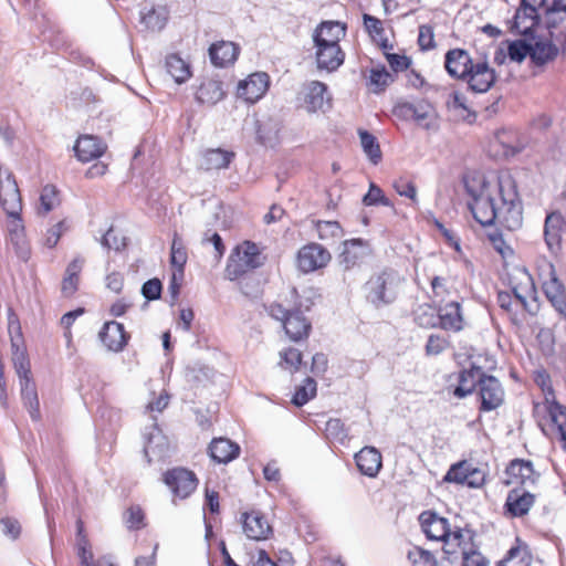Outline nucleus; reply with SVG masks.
I'll return each instance as SVG.
<instances>
[{"label": "nucleus", "mask_w": 566, "mask_h": 566, "mask_svg": "<svg viewBox=\"0 0 566 566\" xmlns=\"http://www.w3.org/2000/svg\"><path fill=\"white\" fill-rule=\"evenodd\" d=\"M497 254L501 258V269H497V275L502 283L512 291V294L499 292L497 305L511 323L517 329H522L531 315L525 294L532 290V277L512 248L505 244L497 245Z\"/></svg>", "instance_id": "obj_1"}, {"label": "nucleus", "mask_w": 566, "mask_h": 566, "mask_svg": "<svg viewBox=\"0 0 566 566\" xmlns=\"http://www.w3.org/2000/svg\"><path fill=\"white\" fill-rule=\"evenodd\" d=\"M478 384L481 399L480 410L495 409V380L492 376L485 377L480 367L472 366L470 369L449 375L446 391L448 395L461 399L471 394Z\"/></svg>", "instance_id": "obj_2"}, {"label": "nucleus", "mask_w": 566, "mask_h": 566, "mask_svg": "<svg viewBox=\"0 0 566 566\" xmlns=\"http://www.w3.org/2000/svg\"><path fill=\"white\" fill-rule=\"evenodd\" d=\"M422 532L429 541L442 542L444 557L448 554H457L460 543L464 544L469 530L459 526L452 527L448 518L432 511H424L419 516Z\"/></svg>", "instance_id": "obj_3"}, {"label": "nucleus", "mask_w": 566, "mask_h": 566, "mask_svg": "<svg viewBox=\"0 0 566 566\" xmlns=\"http://www.w3.org/2000/svg\"><path fill=\"white\" fill-rule=\"evenodd\" d=\"M403 282L399 272L391 268L374 273L364 284L365 300L376 308L388 306L398 298Z\"/></svg>", "instance_id": "obj_4"}, {"label": "nucleus", "mask_w": 566, "mask_h": 566, "mask_svg": "<svg viewBox=\"0 0 566 566\" xmlns=\"http://www.w3.org/2000/svg\"><path fill=\"white\" fill-rule=\"evenodd\" d=\"M265 261L264 248L251 240H244L231 250L224 276L230 281L243 279L263 266Z\"/></svg>", "instance_id": "obj_5"}, {"label": "nucleus", "mask_w": 566, "mask_h": 566, "mask_svg": "<svg viewBox=\"0 0 566 566\" xmlns=\"http://www.w3.org/2000/svg\"><path fill=\"white\" fill-rule=\"evenodd\" d=\"M266 312L273 319L281 323L291 342L301 344L308 339L312 333V323L301 308H287L279 302H273L266 306Z\"/></svg>", "instance_id": "obj_6"}, {"label": "nucleus", "mask_w": 566, "mask_h": 566, "mask_svg": "<svg viewBox=\"0 0 566 566\" xmlns=\"http://www.w3.org/2000/svg\"><path fill=\"white\" fill-rule=\"evenodd\" d=\"M392 115L403 122H413L426 130H438L439 115L433 104L427 98L400 101L392 107Z\"/></svg>", "instance_id": "obj_7"}, {"label": "nucleus", "mask_w": 566, "mask_h": 566, "mask_svg": "<svg viewBox=\"0 0 566 566\" xmlns=\"http://www.w3.org/2000/svg\"><path fill=\"white\" fill-rule=\"evenodd\" d=\"M500 203H497V222L507 230H515L522 226V202L517 186L510 177L499 181Z\"/></svg>", "instance_id": "obj_8"}, {"label": "nucleus", "mask_w": 566, "mask_h": 566, "mask_svg": "<svg viewBox=\"0 0 566 566\" xmlns=\"http://www.w3.org/2000/svg\"><path fill=\"white\" fill-rule=\"evenodd\" d=\"M161 481L170 490L172 502L190 497L199 485L196 472L185 467H174L163 473Z\"/></svg>", "instance_id": "obj_9"}, {"label": "nucleus", "mask_w": 566, "mask_h": 566, "mask_svg": "<svg viewBox=\"0 0 566 566\" xmlns=\"http://www.w3.org/2000/svg\"><path fill=\"white\" fill-rule=\"evenodd\" d=\"M239 523L242 533L247 538L255 542L271 539L274 535V528L265 512L258 507H248L240 512Z\"/></svg>", "instance_id": "obj_10"}, {"label": "nucleus", "mask_w": 566, "mask_h": 566, "mask_svg": "<svg viewBox=\"0 0 566 566\" xmlns=\"http://www.w3.org/2000/svg\"><path fill=\"white\" fill-rule=\"evenodd\" d=\"M331 261V252L316 242H310L301 247L295 259L297 269L306 274L326 268Z\"/></svg>", "instance_id": "obj_11"}, {"label": "nucleus", "mask_w": 566, "mask_h": 566, "mask_svg": "<svg viewBox=\"0 0 566 566\" xmlns=\"http://www.w3.org/2000/svg\"><path fill=\"white\" fill-rule=\"evenodd\" d=\"M0 203L7 214L22 211V198L13 174L0 168Z\"/></svg>", "instance_id": "obj_12"}, {"label": "nucleus", "mask_w": 566, "mask_h": 566, "mask_svg": "<svg viewBox=\"0 0 566 566\" xmlns=\"http://www.w3.org/2000/svg\"><path fill=\"white\" fill-rule=\"evenodd\" d=\"M538 474L530 460L514 459L504 471L503 483L515 489L534 485Z\"/></svg>", "instance_id": "obj_13"}, {"label": "nucleus", "mask_w": 566, "mask_h": 566, "mask_svg": "<svg viewBox=\"0 0 566 566\" xmlns=\"http://www.w3.org/2000/svg\"><path fill=\"white\" fill-rule=\"evenodd\" d=\"M270 86V76L265 72H254L240 81L237 86V96L249 104L261 99Z\"/></svg>", "instance_id": "obj_14"}, {"label": "nucleus", "mask_w": 566, "mask_h": 566, "mask_svg": "<svg viewBox=\"0 0 566 566\" xmlns=\"http://www.w3.org/2000/svg\"><path fill=\"white\" fill-rule=\"evenodd\" d=\"M521 3L543 15L548 29L555 28L566 15V0H522Z\"/></svg>", "instance_id": "obj_15"}, {"label": "nucleus", "mask_w": 566, "mask_h": 566, "mask_svg": "<svg viewBox=\"0 0 566 566\" xmlns=\"http://www.w3.org/2000/svg\"><path fill=\"white\" fill-rule=\"evenodd\" d=\"M347 29L348 27L346 22L324 20L314 29V45L323 46L324 42L326 45H337L346 36Z\"/></svg>", "instance_id": "obj_16"}, {"label": "nucleus", "mask_w": 566, "mask_h": 566, "mask_svg": "<svg viewBox=\"0 0 566 566\" xmlns=\"http://www.w3.org/2000/svg\"><path fill=\"white\" fill-rule=\"evenodd\" d=\"M363 25L373 41L381 51H392L394 44L390 41V35L392 36V29L390 27H386L385 21L368 14H363Z\"/></svg>", "instance_id": "obj_17"}, {"label": "nucleus", "mask_w": 566, "mask_h": 566, "mask_svg": "<svg viewBox=\"0 0 566 566\" xmlns=\"http://www.w3.org/2000/svg\"><path fill=\"white\" fill-rule=\"evenodd\" d=\"M240 45L232 41L220 40L211 43L208 55L214 67L224 69L233 65L239 55Z\"/></svg>", "instance_id": "obj_18"}, {"label": "nucleus", "mask_w": 566, "mask_h": 566, "mask_svg": "<svg viewBox=\"0 0 566 566\" xmlns=\"http://www.w3.org/2000/svg\"><path fill=\"white\" fill-rule=\"evenodd\" d=\"M8 216V237L13 245L17 255L27 261L30 258L31 249L25 234V228L21 212Z\"/></svg>", "instance_id": "obj_19"}, {"label": "nucleus", "mask_w": 566, "mask_h": 566, "mask_svg": "<svg viewBox=\"0 0 566 566\" xmlns=\"http://www.w3.org/2000/svg\"><path fill=\"white\" fill-rule=\"evenodd\" d=\"M98 336L103 345L114 353L123 352L130 339V334L126 332L124 325L116 321L104 323Z\"/></svg>", "instance_id": "obj_20"}, {"label": "nucleus", "mask_w": 566, "mask_h": 566, "mask_svg": "<svg viewBox=\"0 0 566 566\" xmlns=\"http://www.w3.org/2000/svg\"><path fill=\"white\" fill-rule=\"evenodd\" d=\"M327 86L319 81L305 84L300 93V99L310 113L323 111L324 106H331V98L326 95Z\"/></svg>", "instance_id": "obj_21"}, {"label": "nucleus", "mask_w": 566, "mask_h": 566, "mask_svg": "<svg viewBox=\"0 0 566 566\" xmlns=\"http://www.w3.org/2000/svg\"><path fill=\"white\" fill-rule=\"evenodd\" d=\"M207 453L214 463L228 464L239 458L241 448L229 438L219 437L210 441Z\"/></svg>", "instance_id": "obj_22"}, {"label": "nucleus", "mask_w": 566, "mask_h": 566, "mask_svg": "<svg viewBox=\"0 0 566 566\" xmlns=\"http://www.w3.org/2000/svg\"><path fill=\"white\" fill-rule=\"evenodd\" d=\"M226 96L223 82L217 77H203L195 92L196 101L206 106H213Z\"/></svg>", "instance_id": "obj_23"}, {"label": "nucleus", "mask_w": 566, "mask_h": 566, "mask_svg": "<svg viewBox=\"0 0 566 566\" xmlns=\"http://www.w3.org/2000/svg\"><path fill=\"white\" fill-rule=\"evenodd\" d=\"M548 277L542 282L543 292L559 315L566 321L565 287L555 276L552 264L548 265Z\"/></svg>", "instance_id": "obj_24"}, {"label": "nucleus", "mask_w": 566, "mask_h": 566, "mask_svg": "<svg viewBox=\"0 0 566 566\" xmlns=\"http://www.w3.org/2000/svg\"><path fill=\"white\" fill-rule=\"evenodd\" d=\"M464 544L460 543L457 554H448L446 558L450 563L461 560V566H488L489 560L479 552L473 543V535L469 531L464 537Z\"/></svg>", "instance_id": "obj_25"}, {"label": "nucleus", "mask_w": 566, "mask_h": 566, "mask_svg": "<svg viewBox=\"0 0 566 566\" xmlns=\"http://www.w3.org/2000/svg\"><path fill=\"white\" fill-rule=\"evenodd\" d=\"M369 253L367 241L356 238L344 242L343 252L339 255V264L348 271L359 265Z\"/></svg>", "instance_id": "obj_26"}, {"label": "nucleus", "mask_w": 566, "mask_h": 566, "mask_svg": "<svg viewBox=\"0 0 566 566\" xmlns=\"http://www.w3.org/2000/svg\"><path fill=\"white\" fill-rule=\"evenodd\" d=\"M438 312V328L452 333H458L463 329L464 318L461 312V304L458 301H450L444 305L439 304Z\"/></svg>", "instance_id": "obj_27"}, {"label": "nucleus", "mask_w": 566, "mask_h": 566, "mask_svg": "<svg viewBox=\"0 0 566 566\" xmlns=\"http://www.w3.org/2000/svg\"><path fill=\"white\" fill-rule=\"evenodd\" d=\"M106 144L94 135H81L74 145L76 158L82 163H88L99 158L106 151Z\"/></svg>", "instance_id": "obj_28"}, {"label": "nucleus", "mask_w": 566, "mask_h": 566, "mask_svg": "<svg viewBox=\"0 0 566 566\" xmlns=\"http://www.w3.org/2000/svg\"><path fill=\"white\" fill-rule=\"evenodd\" d=\"M473 64L470 54L463 49H452L446 53L444 67L451 77H467Z\"/></svg>", "instance_id": "obj_29"}, {"label": "nucleus", "mask_w": 566, "mask_h": 566, "mask_svg": "<svg viewBox=\"0 0 566 566\" xmlns=\"http://www.w3.org/2000/svg\"><path fill=\"white\" fill-rule=\"evenodd\" d=\"M469 87L476 93L486 92L495 81L494 71L489 67L486 62H476L470 69L467 77H463Z\"/></svg>", "instance_id": "obj_30"}, {"label": "nucleus", "mask_w": 566, "mask_h": 566, "mask_svg": "<svg viewBox=\"0 0 566 566\" xmlns=\"http://www.w3.org/2000/svg\"><path fill=\"white\" fill-rule=\"evenodd\" d=\"M358 471L376 478L382 468V455L375 447H364L354 457Z\"/></svg>", "instance_id": "obj_31"}, {"label": "nucleus", "mask_w": 566, "mask_h": 566, "mask_svg": "<svg viewBox=\"0 0 566 566\" xmlns=\"http://www.w3.org/2000/svg\"><path fill=\"white\" fill-rule=\"evenodd\" d=\"M566 230V221L560 212L553 211L545 218L544 237L548 248L558 250L562 244L563 233Z\"/></svg>", "instance_id": "obj_32"}, {"label": "nucleus", "mask_w": 566, "mask_h": 566, "mask_svg": "<svg viewBox=\"0 0 566 566\" xmlns=\"http://www.w3.org/2000/svg\"><path fill=\"white\" fill-rule=\"evenodd\" d=\"M444 480L459 484H467L469 486H475L483 480V476L481 471L473 468L471 463L468 461H461L450 468Z\"/></svg>", "instance_id": "obj_33"}, {"label": "nucleus", "mask_w": 566, "mask_h": 566, "mask_svg": "<svg viewBox=\"0 0 566 566\" xmlns=\"http://www.w3.org/2000/svg\"><path fill=\"white\" fill-rule=\"evenodd\" d=\"M469 209L474 220L482 227H491L495 221V205L490 195L472 199Z\"/></svg>", "instance_id": "obj_34"}, {"label": "nucleus", "mask_w": 566, "mask_h": 566, "mask_svg": "<svg viewBox=\"0 0 566 566\" xmlns=\"http://www.w3.org/2000/svg\"><path fill=\"white\" fill-rule=\"evenodd\" d=\"M315 57L317 67L328 72L336 71L345 61V52L342 50L340 44L315 46Z\"/></svg>", "instance_id": "obj_35"}, {"label": "nucleus", "mask_w": 566, "mask_h": 566, "mask_svg": "<svg viewBox=\"0 0 566 566\" xmlns=\"http://www.w3.org/2000/svg\"><path fill=\"white\" fill-rule=\"evenodd\" d=\"M534 502V494L530 492L521 493L518 489H513L507 494L504 507L511 517H522L528 513Z\"/></svg>", "instance_id": "obj_36"}, {"label": "nucleus", "mask_w": 566, "mask_h": 566, "mask_svg": "<svg viewBox=\"0 0 566 566\" xmlns=\"http://www.w3.org/2000/svg\"><path fill=\"white\" fill-rule=\"evenodd\" d=\"M84 265L82 256L74 258L66 266L61 282V294L65 298L73 297L78 291L81 273Z\"/></svg>", "instance_id": "obj_37"}, {"label": "nucleus", "mask_w": 566, "mask_h": 566, "mask_svg": "<svg viewBox=\"0 0 566 566\" xmlns=\"http://www.w3.org/2000/svg\"><path fill=\"white\" fill-rule=\"evenodd\" d=\"M541 19H544L543 15L537 13L535 9H530L521 3L513 17V20L510 22V29L517 34L526 35L532 32Z\"/></svg>", "instance_id": "obj_38"}, {"label": "nucleus", "mask_w": 566, "mask_h": 566, "mask_svg": "<svg viewBox=\"0 0 566 566\" xmlns=\"http://www.w3.org/2000/svg\"><path fill=\"white\" fill-rule=\"evenodd\" d=\"M235 154L222 148H209L201 154V168L206 171L227 169Z\"/></svg>", "instance_id": "obj_39"}, {"label": "nucleus", "mask_w": 566, "mask_h": 566, "mask_svg": "<svg viewBox=\"0 0 566 566\" xmlns=\"http://www.w3.org/2000/svg\"><path fill=\"white\" fill-rule=\"evenodd\" d=\"M446 106L457 120L468 123L475 120V113L468 106L465 96L458 91H453L448 95Z\"/></svg>", "instance_id": "obj_40"}, {"label": "nucleus", "mask_w": 566, "mask_h": 566, "mask_svg": "<svg viewBox=\"0 0 566 566\" xmlns=\"http://www.w3.org/2000/svg\"><path fill=\"white\" fill-rule=\"evenodd\" d=\"M532 554L528 546L516 538L515 545H513L506 555L497 562V566H531Z\"/></svg>", "instance_id": "obj_41"}, {"label": "nucleus", "mask_w": 566, "mask_h": 566, "mask_svg": "<svg viewBox=\"0 0 566 566\" xmlns=\"http://www.w3.org/2000/svg\"><path fill=\"white\" fill-rule=\"evenodd\" d=\"M21 399L23 406L28 409L33 421L41 420L40 401L36 386L33 379H27L20 384Z\"/></svg>", "instance_id": "obj_42"}, {"label": "nucleus", "mask_w": 566, "mask_h": 566, "mask_svg": "<svg viewBox=\"0 0 566 566\" xmlns=\"http://www.w3.org/2000/svg\"><path fill=\"white\" fill-rule=\"evenodd\" d=\"M277 366L291 375L301 371L303 365V353L295 346H285L279 350Z\"/></svg>", "instance_id": "obj_43"}, {"label": "nucleus", "mask_w": 566, "mask_h": 566, "mask_svg": "<svg viewBox=\"0 0 566 566\" xmlns=\"http://www.w3.org/2000/svg\"><path fill=\"white\" fill-rule=\"evenodd\" d=\"M416 325L421 328H438L439 312L437 303H422L412 311Z\"/></svg>", "instance_id": "obj_44"}, {"label": "nucleus", "mask_w": 566, "mask_h": 566, "mask_svg": "<svg viewBox=\"0 0 566 566\" xmlns=\"http://www.w3.org/2000/svg\"><path fill=\"white\" fill-rule=\"evenodd\" d=\"M165 65L177 84L187 82L192 75L190 64L176 53L167 55Z\"/></svg>", "instance_id": "obj_45"}, {"label": "nucleus", "mask_w": 566, "mask_h": 566, "mask_svg": "<svg viewBox=\"0 0 566 566\" xmlns=\"http://www.w3.org/2000/svg\"><path fill=\"white\" fill-rule=\"evenodd\" d=\"M497 146H501V154L504 158H511L525 148V143L514 132H497Z\"/></svg>", "instance_id": "obj_46"}, {"label": "nucleus", "mask_w": 566, "mask_h": 566, "mask_svg": "<svg viewBox=\"0 0 566 566\" xmlns=\"http://www.w3.org/2000/svg\"><path fill=\"white\" fill-rule=\"evenodd\" d=\"M313 227L319 240L329 242L344 235L343 227L334 220H313Z\"/></svg>", "instance_id": "obj_47"}, {"label": "nucleus", "mask_w": 566, "mask_h": 566, "mask_svg": "<svg viewBox=\"0 0 566 566\" xmlns=\"http://www.w3.org/2000/svg\"><path fill=\"white\" fill-rule=\"evenodd\" d=\"M170 265L172 271L185 272V266L188 261V251L181 237L175 232L170 247Z\"/></svg>", "instance_id": "obj_48"}, {"label": "nucleus", "mask_w": 566, "mask_h": 566, "mask_svg": "<svg viewBox=\"0 0 566 566\" xmlns=\"http://www.w3.org/2000/svg\"><path fill=\"white\" fill-rule=\"evenodd\" d=\"M463 182L467 192L472 197V199L489 195V184L482 172H468L463 178Z\"/></svg>", "instance_id": "obj_49"}, {"label": "nucleus", "mask_w": 566, "mask_h": 566, "mask_svg": "<svg viewBox=\"0 0 566 566\" xmlns=\"http://www.w3.org/2000/svg\"><path fill=\"white\" fill-rule=\"evenodd\" d=\"M358 135L364 153L373 165H378L382 159V153L376 136L365 129H359Z\"/></svg>", "instance_id": "obj_50"}, {"label": "nucleus", "mask_w": 566, "mask_h": 566, "mask_svg": "<svg viewBox=\"0 0 566 566\" xmlns=\"http://www.w3.org/2000/svg\"><path fill=\"white\" fill-rule=\"evenodd\" d=\"M61 203L60 191L54 185H45L40 193L38 214L46 216Z\"/></svg>", "instance_id": "obj_51"}, {"label": "nucleus", "mask_w": 566, "mask_h": 566, "mask_svg": "<svg viewBox=\"0 0 566 566\" xmlns=\"http://www.w3.org/2000/svg\"><path fill=\"white\" fill-rule=\"evenodd\" d=\"M530 57L536 65H543L557 55V49L551 42L536 41L530 44Z\"/></svg>", "instance_id": "obj_52"}, {"label": "nucleus", "mask_w": 566, "mask_h": 566, "mask_svg": "<svg viewBox=\"0 0 566 566\" xmlns=\"http://www.w3.org/2000/svg\"><path fill=\"white\" fill-rule=\"evenodd\" d=\"M316 381L312 377H307L301 386L296 387L292 403L302 407L316 396Z\"/></svg>", "instance_id": "obj_53"}, {"label": "nucleus", "mask_w": 566, "mask_h": 566, "mask_svg": "<svg viewBox=\"0 0 566 566\" xmlns=\"http://www.w3.org/2000/svg\"><path fill=\"white\" fill-rule=\"evenodd\" d=\"M12 355L13 367L19 377L20 384L22 381H25L27 379H33L30 360L28 358L24 347H19V349H12Z\"/></svg>", "instance_id": "obj_54"}, {"label": "nucleus", "mask_w": 566, "mask_h": 566, "mask_svg": "<svg viewBox=\"0 0 566 566\" xmlns=\"http://www.w3.org/2000/svg\"><path fill=\"white\" fill-rule=\"evenodd\" d=\"M390 82V73L385 66H379L370 70L367 86L373 93L379 94L386 90Z\"/></svg>", "instance_id": "obj_55"}, {"label": "nucleus", "mask_w": 566, "mask_h": 566, "mask_svg": "<svg viewBox=\"0 0 566 566\" xmlns=\"http://www.w3.org/2000/svg\"><path fill=\"white\" fill-rule=\"evenodd\" d=\"M407 559L410 566H438L436 556L420 546L411 547L407 553Z\"/></svg>", "instance_id": "obj_56"}, {"label": "nucleus", "mask_w": 566, "mask_h": 566, "mask_svg": "<svg viewBox=\"0 0 566 566\" xmlns=\"http://www.w3.org/2000/svg\"><path fill=\"white\" fill-rule=\"evenodd\" d=\"M430 285L432 291V302L438 305L444 303L451 294L452 285L450 280L444 276H433L430 281Z\"/></svg>", "instance_id": "obj_57"}, {"label": "nucleus", "mask_w": 566, "mask_h": 566, "mask_svg": "<svg viewBox=\"0 0 566 566\" xmlns=\"http://www.w3.org/2000/svg\"><path fill=\"white\" fill-rule=\"evenodd\" d=\"M363 203L366 207L385 206L389 208H395L392 201L388 197H386L382 189L375 182H370L367 193L363 197Z\"/></svg>", "instance_id": "obj_58"}, {"label": "nucleus", "mask_w": 566, "mask_h": 566, "mask_svg": "<svg viewBox=\"0 0 566 566\" xmlns=\"http://www.w3.org/2000/svg\"><path fill=\"white\" fill-rule=\"evenodd\" d=\"M124 518L127 528L132 531L142 530L147 525L145 511L139 505H130L126 510Z\"/></svg>", "instance_id": "obj_59"}, {"label": "nucleus", "mask_w": 566, "mask_h": 566, "mask_svg": "<svg viewBox=\"0 0 566 566\" xmlns=\"http://www.w3.org/2000/svg\"><path fill=\"white\" fill-rule=\"evenodd\" d=\"M392 187L399 196L408 198L413 206H418L417 187L412 180L399 177L394 181Z\"/></svg>", "instance_id": "obj_60"}, {"label": "nucleus", "mask_w": 566, "mask_h": 566, "mask_svg": "<svg viewBox=\"0 0 566 566\" xmlns=\"http://www.w3.org/2000/svg\"><path fill=\"white\" fill-rule=\"evenodd\" d=\"M70 223L67 219H63L59 221L57 223L53 224L51 228H49L44 235V245L53 249L57 245L63 233L69 231Z\"/></svg>", "instance_id": "obj_61"}, {"label": "nucleus", "mask_w": 566, "mask_h": 566, "mask_svg": "<svg viewBox=\"0 0 566 566\" xmlns=\"http://www.w3.org/2000/svg\"><path fill=\"white\" fill-rule=\"evenodd\" d=\"M8 331L10 335L11 348L19 349L23 347V334L20 321L14 312L10 311L8 315Z\"/></svg>", "instance_id": "obj_62"}, {"label": "nucleus", "mask_w": 566, "mask_h": 566, "mask_svg": "<svg viewBox=\"0 0 566 566\" xmlns=\"http://www.w3.org/2000/svg\"><path fill=\"white\" fill-rule=\"evenodd\" d=\"M450 346V340L448 337L440 334H431L427 339V344L424 346L427 356H438L443 353Z\"/></svg>", "instance_id": "obj_63"}, {"label": "nucleus", "mask_w": 566, "mask_h": 566, "mask_svg": "<svg viewBox=\"0 0 566 566\" xmlns=\"http://www.w3.org/2000/svg\"><path fill=\"white\" fill-rule=\"evenodd\" d=\"M530 43L523 40L513 41L509 44L507 54L512 61L522 62L530 55Z\"/></svg>", "instance_id": "obj_64"}]
</instances>
